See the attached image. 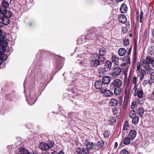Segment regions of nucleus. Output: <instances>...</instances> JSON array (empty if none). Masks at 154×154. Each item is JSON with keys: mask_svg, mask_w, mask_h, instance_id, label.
Here are the masks:
<instances>
[{"mask_svg": "<svg viewBox=\"0 0 154 154\" xmlns=\"http://www.w3.org/2000/svg\"><path fill=\"white\" fill-rule=\"evenodd\" d=\"M5 14L3 17H0V65L2 63V61L5 60L7 58V55L2 52H4L6 50V47L8 43L5 40V37L2 34V31L1 28L3 27V24L7 25L9 23V18L5 17Z\"/></svg>", "mask_w": 154, "mask_h": 154, "instance_id": "1", "label": "nucleus"}, {"mask_svg": "<svg viewBox=\"0 0 154 154\" xmlns=\"http://www.w3.org/2000/svg\"><path fill=\"white\" fill-rule=\"evenodd\" d=\"M99 36L97 35H95L93 34H88L86 36H82L81 38L78 39V44H81L85 42H87L86 41L87 39H98Z\"/></svg>", "mask_w": 154, "mask_h": 154, "instance_id": "2", "label": "nucleus"}, {"mask_svg": "<svg viewBox=\"0 0 154 154\" xmlns=\"http://www.w3.org/2000/svg\"><path fill=\"white\" fill-rule=\"evenodd\" d=\"M2 6L0 8V17H3L4 14L7 11V9L9 6L8 2L5 0L2 1Z\"/></svg>", "mask_w": 154, "mask_h": 154, "instance_id": "3", "label": "nucleus"}, {"mask_svg": "<svg viewBox=\"0 0 154 154\" xmlns=\"http://www.w3.org/2000/svg\"><path fill=\"white\" fill-rule=\"evenodd\" d=\"M122 81L121 80L119 79H116L110 84V89L111 90H113L115 87H120L122 85Z\"/></svg>", "mask_w": 154, "mask_h": 154, "instance_id": "4", "label": "nucleus"}, {"mask_svg": "<svg viewBox=\"0 0 154 154\" xmlns=\"http://www.w3.org/2000/svg\"><path fill=\"white\" fill-rule=\"evenodd\" d=\"M95 147V145L92 142H88L86 145L85 148H84L85 154H88L90 151L93 149Z\"/></svg>", "mask_w": 154, "mask_h": 154, "instance_id": "5", "label": "nucleus"}, {"mask_svg": "<svg viewBox=\"0 0 154 154\" xmlns=\"http://www.w3.org/2000/svg\"><path fill=\"white\" fill-rule=\"evenodd\" d=\"M95 147V145L92 142H88L86 145L85 148H84L85 154H88L90 151L93 149Z\"/></svg>", "mask_w": 154, "mask_h": 154, "instance_id": "6", "label": "nucleus"}, {"mask_svg": "<svg viewBox=\"0 0 154 154\" xmlns=\"http://www.w3.org/2000/svg\"><path fill=\"white\" fill-rule=\"evenodd\" d=\"M91 67L92 68H96L98 66L100 65V63L98 60H92L90 61Z\"/></svg>", "mask_w": 154, "mask_h": 154, "instance_id": "7", "label": "nucleus"}, {"mask_svg": "<svg viewBox=\"0 0 154 154\" xmlns=\"http://www.w3.org/2000/svg\"><path fill=\"white\" fill-rule=\"evenodd\" d=\"M39 148L42 150L47 151L49 148L50 146L48 144L43 142L40 144Z\"/></svg>", "mask_w": 154, "mask_h": 154, "instance_id": "8", "label": "nucleus"}, {"mask_svg": "<svg viewBox=\"0 0 154 154\" xmlns=\"http://www.w3.org/2000/svg\"><path fill=\"white\" fill-rule=\"evenodd\" d=\"M137 134V131L135 130H131L129 133L128 137L131 140H132L135 138Z\"/></svg>", "mask_w": 154, "mask_h": 154, "instance_id": "9", "label": "nucleus"}, {"mask_svg": "<svg viewBox=\"0 0 154 154\" xmlns=\"http://www.w3.org/2000/svg\"><path fill=\"white\" fill-rule=\"evenodd\" d=\"M118 20L121 23H125L127 20V18L124 14L120 15L118 17Z\"/></svg>", "mask_w": 154, "mask_h": 154, "instance_id": "10", "label": "nucleus"}, {"mask_svg": "<svg viewBox=\"0 0 154 154\" xmlns=\"http://www.w3.org/2000/svg\"><path fill=\"white\" fill-rule=\"evenodd\" d=\"M111 80L109 76H105L104 77L102 80V83L103 84L106 85L109 83Z\"/></svg>", "mask_w": 154, "mask_h": 154, "instance_id": "11", "label": "nucleus"}, {"mask_svg": "<svg viewBox=\"0 0 154 154\" xmlns=\"http://www.w3.org/2000/svg\"><path fill=\"white\" fill-rule=\"evenodd\" d=\"M134 95L135 96H137L140 98H142L143 95V92L142 90H139L136 92H134Z\"/></svg>", "mask_w": 154, "mask_h": 154, "instance_id": "12", "label": "nucleus"}, {"mask_svg": "<svg viewBox=\"0 0 154 154\" xmlns=\"http://www.w3.org/2000/svg\"><path fill=\"white\" fill-rule=\"evenodd\" d=\"M112 61L114 64L116 66L119 65V59L115 55H112L111 57Z\"/></svg>", "mask_w": 154, "mask_h": 154, "instance_id": "13", "label": "nucleus"}, {"mask_svg": "<svg viewBox=\"0 0 154 154\" xmlns=\"http://www.w3.org/2000/svg\"><path fill=\"white\" fill-rule=\"evenodd\" d=\"M120 10L122 13H125L127 12L128 8L125 4L123 3L122 4L120 8Z\"/></svg>", "mask_w": 154, "mask_h": 154, "instance_id": "14", "label": "nucleus"}, {"mask_svg": "<svg viewBox=\"0 0 154 154\" xmlns=\"http://www.w3.org/2000/svg\"><path fill=\"white\" fill-rule=\"evenodd\" d=\"M121 69L119 67L115 68L113 71V75L115 76L119 75L121 72Z\"/></svg>", "mask_w": 154, "mask_h": 154, "instance_id": "15", "label": "nucleus"}, {"mask_svg": "<svg viewBox=\"0 0 154 154\" xmlns=\"http://www.w3.org/2000/svg\"><path fill=\"white\" fill-rule=\"evenodd\" d=\"M109 104L111 106H116L118 103V101L116 99L114 98L111 99L109 101Z\"/></svg>", "mask_w": 154, "mask_h": 154, "instance_id": "16", "label": "nucleus"}, {"mask_svg": "<svg viewBox=\"0 0 154 154\" xmlns=\"http://www.w3.org/2000/svg\"><path fill=\"white\" fill-rule=\"evenodd\" d=\"M126 53V51L125 48H119L118 51V54L119 56H124Z\"/></svg>", "mask_w": 154, "mask_h": 154, "instance_id": "17", "label": "nucleus"}, {"mask_svg": "<svg viewBox=\"0 0 154 154\" xmlns=\"http://www.w3.org/2000/svg\"><path fill=\"white\" fill-rule=\"evenodd\" d=\"M114 94L116 95H119L121 94L122 91V89L119 87H115L114 89Z\"/></svg>", "mask_w": 154, "mask_h": 154, "instance_id": "18", "label": "nucleus"}, {"mask_svg": "<svg viewBox=\"0 0 154 154\" xmlns=\"http://www.w3.org/2000/svg\"><path fill=\"white\" fill-rule=\"evenodd\" d=\"M102 82L101 81L98 80L96 82L95 84V87L97 89H101L103 88Z\"/></svg>", "mask_w": 154, "mask_h": 154, "instance_id": "19", "label": "nucleus"}, {"mask_svg": "<svg viewBox=\"0 0 154 154\" xmlns=\"http://www.w3.org/2000/svg\"><path fill=\"white\" fill-rule=\"evenodd\" d=\"M130 96V90L128 89H126L125 91V100L127 101L129 100Z\"/></svg>", "mask_w": 154, "mask_h": 154, "instance_id": "20", "label": "nucleus"}, {"mask_svg": "<svg viewBox=\"0 0 154 154\" xmlns=\"http://www.w3.org/2000/svg\"><path fill=\"white\" fill-rule=\"evenodd\" d=\"M137 112L140 116H142L144 112V109L143 107H140L137 109Z\"/></svg>", "mask_w": 154, "mask_h": 154, "instance_id": "21", "label": "nucleus"}, {"mask_svg": "<svg viewBox=\"0 0 154 154\" xmlns=\"http://www.w3.org/2000/svg\"><path fill=\"white\" fill-rule=\"evenodd\" d=\"M112 63L109 60L106 61L105 64V66L108 70H110L111 67Z\"/></svg>", "mask_w": 154, "mask_h": 154, "instance_id": "22", "label": "nucleus"}, {"mask_svg": "<svg viewBox=\"0 0 154 154\" xmlns=\"http://www.w3.org/2000/svg\"><path fill=\"white\" fill-rule=\"evenodd\" d=\"M152 57H146V59L143 61V63L150 64L151 63H152Z\"/></svg>", "mask_w": 154, "mask_h": 154, "instance_id": "23", "label": "nucleus"}, {"mask_svg": "<svg viewBox=\"0 0 154 154\" xmlns=\"http://www.w3.org/2000/svg\"><path fill=\"white\" fill-rule=\"evenodd\" d=\"M139 120V118L137 116H136L132 118V122L133 124L135 125H136L138 124Z\"/></svg>", "mask_w": 154, "mask_h": 154, "instance_id": "24", "label": "nucleus"}, {"mask_svg": "<svg viewBox=\"0 0 154 154\" xmlns=\"http://www.w3.org/2000/svg\"><path fill=\"white\" fill-rule=\"evenodd\" d=\"M75 151L77 153V154H82L83 153H84V149H82L80 147H77L75 148Z\"/></svg>", "mask_w": 154, "mask_h": 154, "instance_id": "25", "label": "nucleus"}, {"mask_svg": "<svg viewBox=\"0 0 154 154\" xmlns=\"http://www.w3.org/2000/svg\"><path fill=\"white\" fill-rule=\"evenodd\" d=\"M99 51L100 56H103L106 54V49L104 48H102L99 49Z\"/></svg>", "mask_w": 154, "mask_h": 154, "instance_id": "26", "label": "nucleus"}, {"mask_svg": "<svg viewBox=\"0 0 154 154\" xmlns=\"http://www.w3.org/2000/svg\"><path fill=\"white\" fill-rule=\"evenodd\" d=\"M143 64L144 69L147 70L151 71V68L150 67L149 64L143 63Z\"/></svg>", "mask_w": 154, "mask_h": 154, "instance_id": "27", "label": "nucleus"}, {"mask_svg": "<svg viewBox=\"0 0 154 154\" xmlns=\"http://www.w3.org/2000/svg\"><path fill=\"white\" fill-rule=\"evenodd\" d=\"M20 152L21 154H32L29 153L26 149L24 148L20 149Z\"/></svg>", "mask_w": 154, "mask_h": 154, "instance_id": "28", "label": "nucleus"}, {"mask_svg": "<svg viewBox=\"0 0 154 154\" xmlns=\"http://www.w3.org/2000/svg\"><path fill=\"white\" fill-rule=\"evenodd\" d=\"M131 139L128 137H126L124 139L123 143L125 145H127L129 144L131 142Z\"/></svg>", "mask_w": 154, "mask_h": 154, "instance_id": "29", "label": "nucleus"}, {"mask_svg": "<svg viewBox=\"0 0 154 154\" xmlns=\"http://www.w3.org/2000/svg\"><path fill=\"white\" fill-rule=\"evenodd\" d=\"M143 12L141 11L140 12V16H139V14L137 12V19H138L139 17H140V23L142 22V19L143 18Z\"/></svg>", "mask_w": 154, "mask_h": 154, "instance_id": "30", "label": "nucleus"}, {"mask_svg": "<svg viewBox=\"0 0 154 154\" xmlns=\"http://www.w3.org/2000/svg\"><path fill=\"white\" fill-rule=\"evenodd\" d=\"M146 73V71L143 69H141L140 73V79L142 80L144 77V75Z\"/></svg>", "mask_w": 154, "mask_h": 154, "instance_id": "31", "label": "nucleus"}, {"mask_svg": "<svg viewBox=\"0 0 154 154\" xmlns=\"http://www.w3.org/2000/svg\"><path fill=\"white\" fill-rule=\"evenodd\" d=\"M99 56V54L97 53L93 54L91 56V59L92 60H97L98 59Z\"/></svg>", "mask_w": 154, "mask_h": 154, "instance_id": "32", "label": "nucleus"}, {"mask_svg": "<svg viewBox=\"0 0 154 154\" xmlns=\"http://www.w3.org/2000/svg\"><path fill=\"white\" fill-rule=\"evenodd\" d=\"M113 94V93L112 92L108 90L107 91H106V93L105 96L106 97H111L112 96Z\"/></svg>", "mask_w": 154, "mask_h": 154, "instance_id": "33", "label": "nucleus"}, {"mask_svg": "<svg viewBox=\"0 0 154 154\" xmlns=\"http://www.w3.org/2000/svg\"><path fill=\"white\" fill-rule=\"evenodd\" d=\"M12 13L10 11H8V12L7 11L5 14V17L9 18L12 17Z\"/></svg>", "mask_w": 154, "mask_h": 154, "instance_id": "34", "label": "nucleus"}, {"mask_svg": "<svg viewBox=\"0 0 154 154\" xmlns=\"http://www.w3.org/2000/svg\"><path fill=\"white\" fill-rule=\"evenodd\" d=\"M97 145L99 148L102 149L104 146V143L103 141H99L98 142Z\"/></svg>", "mask_w": 154, "mask_h": 154, "instance_id": "35", "label": "nucleus"}, {"mask_svg": "<svg viewBox=\"0 0 154 154\" xmlns=\"http://www.w3.org/2000/svg\"><path fill=\"white\" fill-rule=\"evenodd\" d=\"M108 90L106 88L103 87L101 88L100 91L101 94H104V95L105 96L106 93V91Z\"/></svg>", "mask_w": 154, "mask_h": 154, "instance_id": "36", "label": "nucleus"}, {"mask_svg": "<svg viewBox=\"0 0 154 154\" xmlns=\"http://www.w3.org/2000/svg\"><path fill=\"white\" fill-rule=\"evenodd\" d=\"M109 122L110 123V124H113L116 122V118L115 117H111L109 120Z\"/></svg>", "mask_w": 154, "mask_h": 154, "instance_id": "37", "label": "nucleus"}, {"mask_svg": "<svg viewBox=\"0 0 154 154\" xmlns=\"http://www.w3.org/2000/svg\"><path fill=\"white\" fill-rule=\"evenodd\" d=\"M149 53L150 54L152 55L154 54V46H152L149 49Z\"/></svg>", "mask_w": 154, "mask_h": 154, "instance_id": "38", "label": "nucleus"}, {"mask_svg": "<svg viewBox=\"0 0 154 154\" xmlns=\"http://www.w3.org/2000/svg\"><path fill=\"white\" fill-rule=\"evenodd\" d=\"M128 123L127 121H126L124 125L123 130H126L128 129Z\"/></svg>", "mask_w": 154, "mask_h": 154, "instance_id": "39", "label": "nucleus"}, {"mask_svg": "<svg viewBox=\"0 0 154 154\" xmlns=\"http://www.w3.org/2000/svg\"><path fill=\"white\" fill-rule=\"evenodd\" d=\"M136 116L135 115V113H134V111H131L129 114V116L131 118H133Z\"/></svg>", "mask_w": 154, "mask_h": 154, "instance_id": "40", "label": "nucleus"}, {"mask_svg": "<svg viewBox=\"0 0 154 154\" xmlns=\"http://www.w3.org/2000/svg\"><path fill=\"white\" fill-rule=\"evenodd\" d=\"M120 154H129V152L127 150L124 149L121 150Z\"/></svg>", "mask_w": 154, "mask_h": 154, "instance_id": "41", "label": "nucleus"}, {"mask_svg": "<svg viewBox=\"0 0 154 154\" xmlns=\"http://www.w3.org/2000/svg\"><path fill=\"white\" fill-rule=\"evenodd\" d=\"M109 132L108 131H105L103 133L104 137L107 138L109 137Z\"/></svg>", "mask_w": 154, "mask_h": 154, "instance_id": "42", "label": "nucleus"}, {"mask_svg": "<svg viewBox=\"0 0 154 154\" xmlns=\"http://www.w3.org/2000/svg\"><path fill=\"white\" fill-rule=\"evenodd\" d=\"M106 60V59L103 56H99L98 60L100 62H103Z\"/></svg>", "mask_w": 154, "mask_h": 154, "instance_id": "43", "label": "nucleus"}, {"mask_svg": "<svg viewBox=\"0 0 154 154\" xmlns=\"http://www.w3.org/2000/svg\"><path fill=\"white\" fill-rule=\"evenodd\" d=\"M137 82V79L136 77L134 76L133 79V84L134 85H136Z\"/></svg>", "mask_w": 154, "mask_h": 154, "instance_id": "44", "label": "nucleus"}, {"mask_svg": "<svg viewBox=\"0 0 154 154\" xmlns=\"http://www.w3.org/2000/svg\"><path fill=\"white\" fill-rule=\"evenodd\" d=\"M123 44L124 45L126 46L129 44V41L128 39H125L123 40Z\"/></svg>", "mask_w": 154, "mask_h": 154, "instance_id": "45", "label": "nucleus"}, {"mask_svg": "<svg viewBox=\"0 0 154 154\" xmlns=\"http://www.w3.org/2000/svg\"><path fill=\"white\" fill-rule=\"evenodd\" d=\"M149 80H144L143 83V85L144 86H145L147 84H148Z\"/></svg>", "mask_w": 154, "mask_h": 154, "instance_id": "46", "label": "nucleus"}, {"mask_svg": "<svg viewBox=\"0 0 154 154\" xmlns=\"http://www.w3.org/2000/svg\"><path fill=\"white\" fill-rule=\"evenodd\" d=\"M141 65L140 62H138L137 63V70L138 71H139L140 69Z\"/></svg>", "mask_w": 154, "mask_h": 154, "instance_id": "47", "label": "nucleus"}, {"mask_svg": "<svg viewBox=\"0 0 154 154\" xmlns=\"http://www.w3.org/2000/svg\"><path fill=\"white\" fill-rule=\"evenodd\" d=\"M136 103V101H134L132 103V105L131 106V107L132 108L134 109V108Z\"/></svg>", "mask_w": 154, "mask_h": 154, "instance_id": "48", "label": "nucleus"}, {"mask_svg": "<svg viewBox=\"0 0 154 154\" xmlns=\"http://www.w3.org/2000/svg\"><path fill=\"white\" fill-rule=\"evenodd\" d=\"M133 89L134 91V92H136L137 91L139 90L137 89V84L134 85Z\"/></svg>", "mask_w": 154, "mask_h": 154, "instance_id": "49", "label": "nucleus"}, {"mask_svg": "<svg viewBox=\"0 0 154 154\" xmlns=\"http://www.w3.org/2000/svg\"><path fill=\"white\" fill-rule=\"evenodd\" d=\"M117 109L116 108L112 109L113 112V114H116L117 113Z\"/></svg>", "mask_w": 154, "mask_h": 154, "instance_id": "50", "label": "nucleus"}, {"mask_svg": "<svg viewBox=\"0 0 154 154\" xmlns=\"http://www.w3.org/2000/svg\"><path fill=\"white\" fill-rule=\"evenodd\" d=\"M150 77L151 79L154 80V72H153L151 73Z\"/></svg>", "mask_w": 154, "mask_h": 154, "instance_id": "51", "label": "nucleus"}, {"mask_svg": "<svg viewBox=\"0 0 154 154\" xmlns=\"http://www.w3.org/2000/svg\"><path fill=\"white\" fill-rule=\"evenodd\" d=\"M118 143L116 142L115 144L114 148L115 149H116L118 147Z\"/></svg>", "mask_w": 154, "mask_h": 154, "instance_id": "52", "label": "nucleus"}, {"mask_svg": "<svg viewBox=\"0 0 154 154\" xmlns=\"http://www.w3.org/2000/svg\"><path fill=\"white\" fill-rule=\"evenodd\" d=\"M151 64L152 66L154 67V60H152Z\"/></svg>", "mask_w": 154, "mask_h": 154, "instance_id": "53", "label": "nucleus"}, {"mask_svg": "<svg viewBox=\"0 0 154 154\" xmlns=\"http://www.w3.org/2000/svg\"><path fill=\"white\" fill-rule=\"evenodd\" d=\"M26 100H27V101L28 102V103H29V104L30 105H32L33 104H34V103H35V102H33L32 103H29V102L28 101V100H27V98H26Z\"/></svg>", "mask_w": 154, "mask_h": 154, "instance_id": "54", "label": "nucleus"}, {"mask_svg": "<svg viewBox=\"0 0 154 154\" xmlns=\"http://www.w3.org/2000/svg\"><path fill=\"white\" fill-rule=\"evenodd\" d=\"M101 69L103 70V71L104 72H106V69L105 68H102Z\"/></svg>", "mask_w": 154, "mask_h": 154, "instance_id": "55", "label": "nucleus"}, {"mask_svg": "<svg viewBox=\"0 0 154 154\" xmlns=\"http://www.w3.org/2000/svg\"><path fill=\"white\" fill-rule=\"evenodd\" d=\"M58 154H64V153L62 151H60Z\"/></svg>", "mask_w": 154, "mask_h": 154, "instance_id": "56", "label": "nucleus"}, {"mask_svg": "<svg viewBox=\"0 0 154 154\" xmlns=\"http://www.w3.org/2000/svg\"><path fill=\"white\" fill-rule=\"evenodd\" d=\"M152 33L153 36L154 37V29H153L152 30Z\"/></svg>", "mask_w": 154, "mask_h": 154, "instance_id": "57", "label": "nucleus"}, {"mask_svg": "<svg viewBox=\"0 0 154 154\" xmlns=\"http://www.w3.org/2000/svg\"><path fill=\"white\" fill-rule=\"evenodd\" d=\"M126 65V63H122L121 64V66L122 67H125Z\"/></svg>", "mask_w": 154, "mask_h": 154, "instance_id": "58", "label": "nucleus"}, {"mask_svg": "<svg viewBox=\"0 0 154 154\" xmlns=\"http://www.w3.org/2000/svg\"><path fill=\"white\" fill-rule=\"evenodd\" d=\"M51 154H58L57 152L56 151H54L52 152Z\"/></svg>", "mask_w": 154, "mask_h": 154, "instance_id": "59", "label": "nucleus"}, {"mask_svg": "<svg viewBox=\"0 0 154 154\" xmlns=\"http://www.w3.org/2000/svg\"><path fill=\"white\" fill-rule=\"evenodd\" d=\"M127 78H126L125 79V80H124V82H125H125H127Z\"/></svg>", "mask_w": 154, "mask_h": 154, "instance_id": "60", "label": "nucleus"}, {"mask_svg": "<svg viewBox=\"0 0 154 154\" xmlns=\"http://www.w3.org/2000/svg\"><path fill=\"white\" fill-rule=\"evenodd\" d=\"M118 2H121L123 1L124 0H116Z\"/></svg>", "mask_w": 154, "mask_h": 154, "instance_id": "61", "label": "nucleus"}, {"mask_svg": "<svg viewBox=\"0 0 154 154\" xmlns=\"http://www.w3.org/2000/svg\"><path fill=\"white\" fill-rule=\"evenodd\" d=\"M149 82H148V84H149L150 85L151 84V81L150 80H149Z\"/></svg>", "mask_w": 154, "mask_h": 154, "instance_id": "62", "label": "nucleus"}, {"mask_svg": "<svg viewBox=\"0 0 154 154\" xmlns=\"http://www.w3.org/2000/svg\"><path fill=\"white\" fill-rule=\"evenodd\" d=\"M81 63V64H82V63H83V64H84V63H85H85H84V62H83V61H82L81 60V63Z\"/></svg>", "mask_w": 154, "mask_h": 154, "instance_id": "63", "label": "nucleus"}, {"mask_svg": "<svg viewBox=\"0 0 154 154\" xmlns=\"http://www.w3.org/2000/svg\"><path fill=\"white\" fill-rule=\"evenodd\" d=\"M44 154H50V153L48 152H46L44 153Z\"/></svg>", "mask_w": 154, "mask_h": 154, "instance_id": "64", "label": "nucleus"}]
</instances>
